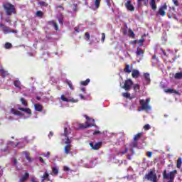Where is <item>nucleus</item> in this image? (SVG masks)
Masks as SVG:
<instances>
[{
	"mask_svg": "<svg viewBox=\"0 0 182 182\" xmlns=\"http://www.w3.org/2000/svg\"><path fill=\"white\" fill-rule=\"evenodd\" d=\"M70 129L65 128L64 134L61 135L63 143L66 144V146L64 147V153L66 154H70V150H72V144H70L71 141L69 139V134H70Z\"/></svg>",
	"mask_w": 182,
	"mask_h": 182,
	"instance_id": "1",
	"label": "nucleus"
},
{
	"mask_svg": "<svg viewBox=\"0 0 182 182\" xmlns=\"http://www.w3.org/2000/svg\"><path fill=\"white\" fill-rule=\"evenodd\" d=\"M3 8L6 11V15L11 16L12 14H16V9H15V6L10 3H4L3 4Z\"/></svg>",
	"mask_w": 182,
	"mask_h": 182,
	"instance_id": "2",
	"label": "nucleus"
},
{
	"mask_svg": "<svg viewBox=\"0 0 182 182\" xmlns=\"http://www.w3.org/2000/svg\"><path fill=\"white\" fill-rule=\"evenodd\" d=\"M87 121L85 124H77L79 125V127L75 126L76 129H87V127H92V126H95V119H91L88 116L85 115Z\"/></svg>",
	"mask_w": 182,
	"mask_h": 182,
	"instance_id": "3",
	"label": "nucleus"
},
{
	"mask_svg": "<svg viewBox=\"0 0 182 182\" xmlns=\"http://www.w3.org/2000/svg\"><path fill=\"white\" fill-rule=\"evenodd\" d=\"M176 174H177V170H173L167 173V170L165 169L164 170L163 177L165 180H169L168 182H173L176 178Z\"/></svg>",
	"mask_w": 182,
	"mask_h": 182,
	"instance_id": "4",
	"label": "nucleus"
},
{
	"mask_svg": "<svg viewBox=\"0 0 182 182\" xmlns=\"http://www.w3.org/2000/svg\"><path fill=\"white\" fill-rule=\"evenodd\" d=\"M60 99L63 102H71V103H77L79 100L70 97L69 92H65L60 97Z\"/></svg>",
	"mask_w": 182,
	"mask_h": 182,
	"instance_id": "5",
	"label": "nucleus"
},
{
	"mask_svg": "<svg viewBox=\"0 0 182 182\" xmlns=\"http://www.w3.org/2000/svg\"><path fill=\"white\" fill-rule=\"evenodd\" d=\"M150 98L144 100H141L139 104L141 105V108L138 109V112H141V110H151V107L149 105Z\"/></svg>",
	"mask_w": 182,
	"mask_h": 182,
	"instance_id": "6",
	"label": "nucleus"
},
{
	"mask_svg": "<svg viewBox=\"0 0 182 182\" xmlns=\"http://www.w3.org/2000/svg\"><path fill=\"white\" fill-rule=\"evenodd\" d=\"M145 178L151 182H157L159 181V179H157V174L154 171H151L146 174Z\"/></svg>",
	"mask_w": 182,
	"mask_h": 182,
	"instance_id": "7",
	"label": "nucleus"
},
{
	"mask_svg": "<svg viewBox=\"0 0 182 182\" xmlns=\"http://www.w3.org/2000/svg\"><path fill=\"white\" fill-rule=\"evenodd\" d=\"M133 86V80L132 79H128L125 80L124 85H123V89L126 90L127 92H129L130 89H132V87Z\"/></svg>",
	"mask_w": 182,
	"mask_h": 182,
	"instance_id": "8",
	"label": "nucleus"
},
{
	"mask_svg": "<svg viewBox=\"0 0 182 182\" xmlns=\"http://www.w3.org/2000/svg\"><path fill=\"white\" fill-rule=\"evenodd\" d=\"M26 143H28V139L27 138L24 139V143L21 144V142H18L16 144H14L13 141H9L8 142V146L11 145L12 146V147H18V149H22V147L25 146V144H26Z\"/></svg>",
	"mask_w": 182,
	"mask_h": 182,
	"instance_id": "9",
	"label": "nucleus"
},
{
	"mask_svg": "<svg viewBox=\"0 0 182 182\" xmlns=\"http://www.w3.org/2000/svg\"><path fill=\"white\" fill-rule=\"evenodd\" d=\"M166 11H167V4H164L159 7L157 16H166Z\"/></svg>",
	"mask_w": 182,
	"mask_h": 182,
	"instance_id": "10",
	"label": "nucleus"
},
{
	"mask_svg": "<svg viewBox=\"0 0 182 182\" xmlns=\"http://www.w3.org/2000/svg\"><path fill=\"white\" fill-rule=\"evenodd\" d=\"M0 28H3L4 33H5L6 35L7 33H11V32H12L13 33H18V31H17L16 30L11 31V28H9V27H5V26H4V24H1V23H0Z\"/></svg>",
	"mask_w": 182,
	"mask_h": 182,
	"instance_id": "11",
	"label": "nucleus"
},
{
	"mask_svg": "<svg viewBox=\"0 0 182 182\" xmlns=\"http://www.w3.org/2000/svg\"><path fill=\"white\" fill-rule=\"evenodd\" d=\"M90 146L92 150H99L100 147H102V142H90Z\"/></svg>",
	"mask_w": 182,
	"mask_h": 182,
	"instance_id": "12",
	"label": "nucleus"
},
{
	"mask_svg": "<svg viewBox=\"0 0 182 182\" xmlns=\"http://www.w3.org/2000/svg\"><path fill=\"white\" fill-rule=\"evenodd\" d=\"M122 95L125 99H129L130 100H132V99H136L135 94L131 95L130 92H123Z\"/></svg>",
	"mask_w": 182,
	"mask_h": 182,
	"instance_id": "13",
	"label": "nucleus"
},
{
	"mask_svg": "<svg viewBox=\"0 0 182 182\" xmlns=\"http://www.w3.org/2000/svg\"><path fill=\"white\" fill-rule=\"evenodd\" d=\"M125 7L127 8V11H134V6H133V5L132 4V1L130 0H128L125 3Z\"/></svg>",
	"mask_w": 182,
	"mask_h": 182,
	"instance_id": "14",
	"label": "nucleus"
},
{
	"mask_svg": "<svg viewBox=\"0 0 182 182\" xmlns=\"http://www.w3.org/2000/svg\"><path fill=\"white\" fill-rule=\"evenodd\" d=\"M18 110H21L23 113H26V114H28V116H31V114H32V111L29 108L18 107Z\"/></svg>",
	"mask_w": 182,
	"mask_h": 182,
	"instance_id": "15",
	"label": "nucleus"
},
{
	"mask_svg": "<svg viewBox=\"0 0 182 182\" xmlns=\"http://www.w3.org/2000/svg\"><path fill=\"white\" fill-rule=\"evenodd\" d=\"M132 76L134 79H137L140 76V71L139 70H132Z\"/></svg>",
	"mask_w": 182,
	"mask_h": 182,
	"instance_id": "16",
	"label": "nucleus"
},
{
	"mask_svg": "<svg viewBox=\"0 0 182 182\" xmlns=\"http://www.w3.org/2000/svg\"><path fill=\"white\" fill-rule=\"evenodd\" d=\"M149 1V5L153 11L157 9V6L156 5V0H148Z\"/></svg>",
	"mask_w": 182,
	"mask_h": 182,
	"instance_id": "17",
	"label": "nucleus"
},
{
	"mask_svg": "<svg viewBox=\"0 0 182 182\" xmlns=\"http://www.w3.org/2000/svg\"><path fill=\"white\" fill-rule=\"evenodd\" d=\"M144 77L145 80L146 85H149L150 83V74L149 73H146L144 74Z\"/></svg>",
	"mask_w": 182,
	"mask_h": 182,
	"instance_id": "18",
	"label": "nucleus"
},
{
	"mask_svg": "<svg viewBox=\"0 0 182 182\" xmlns=\"http://www.w3.org/2000/svg\"><path fill=\"white\" fill-rule=\"evenodd\" d=\"M34 109L36 112H42L43 107L41 104H34Z\"/></svg>",
	"mask_w": 182,
	"mask_h": 182,
	"instance_id": "19",
	"label": "nucleus"
},
{
	"mask_svg": "<svg viewBox=\"0 0 182 182\" xmlns=\"http://www.w3.org/2000/svg\"><path fill=\"white\" fill-rule=\"evenodd\" d=\"M11 113L12 114H15V116H23V113H22V112H19V111H18V110H16L14 108H12L11 109Z\"/></svg>",
	"mask_w": 182,
	"mask_h": 182,
	"instance_id": "20",
	"label": "nucleus"
},
{
	"mask_svg": "<svg viewBox=\"0 0 182 182\" xmlns=\"http://www.w3.org/2000/svg\"><path fill=\"white\" fill-rule=\"evenodd\" d=\"M28 177H29V173L28 172H26L25 173V175H23L21 177V178H20L19 182H25V181H26V180H28Z\"/></svg>",
	"mask_w": 182,
	"mask_h": 182,
	"instance_id": "21",
	"label": "nucleus"
},
{
	"mask_svg": "<svg viewBox=\"0 0 182 182\" xmlns=\"http://www.w3.org/2000/svg\"><path fill=\"white\" fill-rule=\"evenodd\" d=\"M52 176H58L59 174V169H58V167L53 166L52 168Z\"/></svg>",
	"mask_w": 182,
	"mask_h": 182,
	"instance_id": "22",
	"label": "nucleus"
},
{
	"mask_svg": "<svg viewBox=\"0 0 182 182\" xmlns=\"http://www.w3.org/2000/svg\"><path fill=\"white\" fill-rule=\"evenodd\" d=\"M49 177V173H48V171H45L43 176L41 177V182H45V180H48Z\"/></svg>",
	"mask_w": 182,
	"mask_h": 182,
	"instance_id": "23",
	"label": "nucleus"
},
{
	"mask_svg": "<svg viewBox=\"0 0 182 182\" xmlns=\"http://www.w3.org/2000/svg\"><path fill=\"white\" fill-rule=\"evenodd\" d=\"M124 72L125 73H132V70L130 69V65L127 64V65H125V68H124Z\"/></svg>",
	"mask_w": 182,
	"mask_h": 182,
	"instance_id": "24",
	"label": "nucleus"
},
{
	"mask_svg": "<svg viewBox=\"0 0 182 182\" xmlns=\"http://www.w3.org/2000/svg\"><path fill=\"white\" fill-rule=\"evenodd\" d=\"M129 151V148L125 146L124 151H119L117 152L118 156H123V154H126Z\"/></svg>",
	"mask_w": 182,
	"mask_h": 182,
	"instance_id": "25",
	"label": "nucleus"
},
{
	"mask_svg": "<svg viewBox=\"0 0 182 182\" xmlns=\"http://www.w3.org/2000/svg\"><path fill=\"white\" fill-rule=\"evenodd\" d=\"M23 154H25L26 159L29 161V163H32V159L29 156V154H28V152L23 151Z\"/></svg>",
	"mask_w": 182,
	"mask_h": 182,
	"instance_id": "26",
	"label": "nucleus"
},
{
	"mask_svg": "<svg viewBox=\"0 0 182 182\" xmlns=\"http://www.w3.org/2000/svg\"><path fill=\"white\" fill-rule=\"evenodd\" d=\"M14 85L15 87H17L18 89H21V81L18 80H16L14 81Z\"/></svg>",
	"mask_w": 182,
	"mask_h": 182,
	"instance_id": "27",
	"label": "nucleus"
},
{
	"mask_svg": "<svg viewBox=\"0 0 182 182\" xmlns=\"http://www.w3.org/2000/svg\"><path fill=\"white\" fill-rule=\"evenodd\" d=\"M95 7H92V9H98L100 6V0H95Z\"/></svg>",
	"mask_w": 182,
	"mask_h": 182,
	"instance_id": "28",
	"label": "nucleus"
},
{
	"mask_svg": "<svg viewBox=\"0 0 182 182\" xmlns=\"http://www.w3.org/2000/svg\"><path fill=\"white\" fill-rule=\"evenodd\" d=\"M90 83V79H87L85 81H81L80 85L82 86H87Z\"/></svg>",
	"mask_w": 182,
	"mask_h": 182,
	"instance_id": "29",
	"label": "nucleus"
},
{
	"mask_svg": "<svg viewBox=\"0 0 182 182\" xmlns=\"http://www.w3.org/2000/svg\"><path fill=\"white\" fill-rule=\"evenodd\" d=\"M136 56H141L144 53V51L141 50V48H137V50L136 52Z\"/></svg>",
	"mask_w": 182,
	"mask_h": 182,
	"instance_id": "30",
	"label": "nucleus"
},
{
	"mask_svg": "<svg viewBox=\"0 0 182 182\" xmlns=\"http://www.w3.org/2000/svg\"><path fill=\"white\" fill-rule=\"evenodd\" d=\"M0 73L3 76V77L8 76V72L5 71V70H4V69L0 70Z\"/></svg>",
	"mask_w": 182,
	"mask_h": 182,
	"instance_id": "31",
	"label": "nucleus"
},
{
	"mask_svg": "<svg viewBox=\"0 0 182 182\" xmlns=\"http://www.w3.org/2000/svg\"><path fill=\"white\" fill-rule=\"evenodd\" d=\"M174 77L175 79H182V72L176 73Z\"/></svg>",
	"mask_w": 182,
	"mask_h": 182,
	"instance_id": "32",
	"label": "nucleus"
},
{
	"mask_svg": "<svg viewBox=\"0 0 182 182\" xmlns=\"http://www.w3.org/2000/svg\"><path fill=\"white\" fill-rule=\"evenodd\" d=\"M181 164H182V159L181 158H178L176 164L177 168H180V167H181Z\"/></svg>",
	"mask_w": 182,
	"mask_h": 182,
	"instance_id": "33",
	"label": "nucleus"
},
{
	"mask_svg": "<svg viewBox=\"0 0 182 182\" xmlns=\"http://www.w3.org/2000/svg\"><path fill=\"white\" fill-rule=\"evenodd\" d=\"M165 92L166 93H176V95H178V91H174L173 90H171V89H168V90H166Z\"/></svg>",
	"mask_w": 182,
	"mask_h": 182,
	"instance_id": "34",
	"label": "nucleus"
},
{
	"mask_svg": "<svg viewBox=\"0 0 182 182\" xmlns=\"http://www.w3.org/2000/svg\"><path fill=\"white\" fill-rule=\"evenodd\" d=\"M65 82H66V83L68 85L70 89L71 90H73L74 88H73V85H72V81H70V80H67Z\"/></svg>",
	"mask_w": 182,
	"mask_h": 182,
	"instance_id": "35",
	"label": "nucleus"
},
{
	"mask_svg": "<svg viewBox=\"0 0 182 182\" xmlns=\"http://www.w3.org/2000/svg\"><path fill=\"white\" fill-rule=\"evenodd\" d=\"M141 2H144V5H147L146 0H137V6H141Z\"/></svg>",
	"mask_w": 182,
	"mask_h": 182,
	"instance_id": "36",
	"label": "nucleus"
},
{
	"mask_svg": "<svg viewBox=\"0 0 182 182\" xmlns=\"http://www.w3.org/2000/svg\"><path fill=\"white\" fill-rule=\"evenodd\" d=\"M134 92H139L140 90V85L139 84L134 85Z\"/></svg>",
	"mask_w": 182,
	"mask_h": 182,
	"instance_id": "37",
	"label": "nucleus"
},
{
	"mask_svg": "<svg viewBox=\"0 0 182 182\" xmlns=\"http://www.w3.org/2000/svg\"><path fill=\"white\" fill-rule=\"evenodd\" d=\"M21 102L23 106H28V102L24 98H21Z\"/></svg>",
	"mask_w": 182,
	"mask_h": 182,
	"instance_id": "38",
	"label": "nucleus"
},
{
	"mask_svg": "<svg viewBox=\"0 0 182 182\" xmlns=\"http://www.w3.org/2000/svg\"><path fill=\"white\" fill-rule=\"evenodd\" d=\"M140 136H141V134H137L134 137V141H136V140H139L140 139Z\"/></svg>",
	"mask_w": 182,
	"mask_h": 182,
	"instance_id": "39",
	"label": "nucleus"
},
{
	"mask_svg": "<svg viewBox=\"0 0 182 182\" xmlns=\"http://www.w3.org/2000/svg\"><path fill=\"white\" fill-rule=\"evenodd\" d=\"M36 16H38V17H42L43 15V13L41 11H38L36 13Z\"/></svg>",
	"mask_w": 182,
	"mask_h": 182,
	"instance_id": "40",
	"label": "nucleus"
},
{
	"mask_svg": "<svg viewBox=\"0 0 182 182\" xmlns=\"http://www.w3.org/2000/svg\"><path fill=\"white\" fill-rule=\"evenodd\" d=\"M172 2L175 5V6H180V3L178 2V0H172Z\"/></svg>",
	"mask_w": 182,
	"mask_h": 182,
	"instance_id": "41",
	"label": "nucleus"
},
{
	"mask_svg": "<svg viewBox=\"0 0 182 182\" xmlns=\"http://www.w3.org/2000/svg\"><path fill=\"white\" fill-rule=\"evenodd\" d=\"M5 48L6 49H11V48H12V44H11L10 43H6L5 44Z\"/></svg>",
	"mask_w": 182,
	"mask_h": 182,
	"instance_id": "42",
	"label": "nucleus"
},
{
	"mask_svg": "<svg viewBox=\"0 0 182 182\" xmlns=\"http://www.w3.org/2000/svg\"><path fill=\"white\" fill-rule=\"evenodd\" d=\"M53 25L55 29V31H59V28L58 27V24L55 23V21H53Z\"/></svg>",
	"mask_w": 182,
	"mask_h": 182,
	"instance_id": "43",
	"label": "nucleus"
},
{
	"mask_svg": "<svg viewBox=\"0 0 182 182\" xmlns=\"http://www.w3.org/2000/svg\"><path fill=\"white\" fill-rule=\"evenodd\" d=\"M105 39H106V35L105 34V33H102L101 38L102 42H105Z\"/></svg>",
	"mask_w": 182,
	"mask_h": 182,
	"instance_id": "44",
	"label": "nucleus"
},
{
	"mask_svg": "<svg viewBox=\"0 0 182 182\" xmlns=\"http://www.w3.org/2000/svg\"><path fill=\"white\" fill-rule=\"evenodd\" d=\"M85 39H87V41H89V39H90V34H89V33H85Z\"/></svg>",
	"mask_w": 182,
	"mask_h": 182,
	"instance_id": "45",
	"label": "nucleus"
},
{
	"mask_svg": "<svg viewBox=\"0 0 182 182\" xmlns=\"http://www.w3.org/2000/svg\"><path fill=\"white\" fill-rule=\"evenodd\" d=\"M144 130H150V124H146L144 127Z\"/></svg>",
	"mask_w": 182,
	"mask_h": 182,
	"instance_id": "46",
	"label": "nucleus"
},
{
	"mask_svg": "<svg viewBox=\"0 0 182 182\" xmlns=\"http://www.w3.org/2000/svg\"><path fill=\"white\" fill-rule=\"evenodd\" d=\"M43 157H47V159H49V157L50 156V152H47V154H43Z\"/></svg>",
	"mask_w": 182,
	"mask_h": 182,
	"instance_id": "47",
	"label": "nucleus"
},
{
	"mask_svg": "<svg viewBox=\"0 0 182 182\" xmlns=\"http://www.w3.org/2000/svg\"><path fill=\"white\" fill-rule=\"evenodd\" d=\"M38 160L41 161V163H43V164H46V163L45 162V161L42 157H39Z\"/></svg>",
	"mask_w": 182,
	"mask_h": 182,
	"instance_id": "48",
	"label": "nucleus"
},
{
	"mask_svg": "<svg viewBox=\"0 0 182 182\" xmlns=\"http://www.w3.org/2000/svg\"><path fill=\"white\" fill-rule=\"evenodd\" d=\"M79 124H80L78 122L74 124V127L76 129V130H79V129L76 128V127H79Z\"/></svg>",
	"mask_w": 182,
	"mask_h": 182,
	"instance_id": "49",
	"label": "nucleus"
},
{
	"mask_svg": "<svg viewBox=\"0 0 182 182\" xmlns=\"http://www.w3.org/2000/svg\"><path fill=\"white\" fill-rule=\"evenodd\" d=\"M58 22L62 25L63 23V18H58Z\"/></svg>",
	"mask_w": 182,
	"mask_h": 182,
	"instance_id": "50",
	"label": "nucleus"
},
{
	"mask_svg": "<svg viewBox=\"0 0 182 182\" xmlns=\"http://www.w3.org/2000/svg\"><path fill=\"white\" fill-rule=\"evenodd\" d=\"M63 170H64V171H69L70 170V168H69V167H68V166H64Z\"/></svg>",
	"mask_w": 182,
	"mask_h": 182,
	"instance_id": "51",
	"label": "nucleus"
},
{
	"mask_svg": "<svg viewBox=\"0 0 182 182\" xmlns=\"http://www.w3.org/2000/svg\"><path fill=\"white\" fill-rule=\"evenodd\" d=\"M129 33H130L131 36H132V38H134V33L133 32L132 30H129Z\"/></svg>",
	"mask_w": 182,
	"mask_h": 182,
	"instance_id": "52",
	"label": "nucleus"
},
{
	"mask_svg": "<svg viewBox=\"0 0 182 182\" xmlns=\"http://www.w3.org/2000/svg\"><path fill=\"white\" fill-rule=\"evenodd\" d=\"M79 96L82 100H85L86 99V98H85V96H83V95H82V94H80Z\"/></svg>",
	"mask_w": 182,
	"mask_h": 182,
	"instance_id": "53",
	"label": "nucleus"
},
{
	"mask_svg": "<svg viewBox=\"0 0 182 182\" xmlns=\"http://www.w3.org/2000/svg\"><path fill=\"white\" fill-rule=\"evenodd\" d=\"M107 4L109 7H110L112 6V2L110 1V0H107Z\"/></svg>",
	"mask_w": 182,
	"mask_h": 182,
	"instance_id": "54",
	"label": "nucleus"
},
{
	"mask_svg": "<svg viewBox=\"0 0 182 182\" xmlns=\"http://www.w3.org/2000/svg\"><path fill=\"white\" fill-rule=\"evenodd\" d=\"M152 155H153V153H151V152H147V156H148V157H151Z\"/></svg>",
	"mask_w": 182,
	"mask_h": 182,
	"instance_id": "55",
	"label": "nucleus"
},
{
	"mask_svg": "<svg viewBox=\"0 0 182 182\" xmlns=\"http://www.w3.org/2000/svg\"><path fill=\"white\" fill-rule=\"evenodd\" d=\"M53 136V132H50V134H48L49 139Z\"/></svg>",
	"mask_w": 182,
	"mask_h": 182,
	"instance_id": "56",
	"label": "nucleus"
},
{
	"mask_svg": "<svg viewBox=\"0 0 182 182\" xmlns=\"http://www.w3.org/2000/svg\"><path fill=\"white\" fill-rule=\"evenodd\" d=\"M80 91H81V92H85V93H86V88H85V87L81 88V89H80Z\"/></svg>",
	"mask_w": 182,
	"mask_h": 182,
	"instance_id": "57",
	"label": "nucleus"
},
{
	"mask_svg": "<svg viewBox=\"0 0 182 182\" xmlns=\"http://www.w3.org/2000/svg\"><path fill=\"white\" fill-rule=\"evenodd\" d=\"M93 134H100V131H95Z\"/></svg>",
	"mask_w": 182,
	"mask_h": 182,
	"instance_id": "58",
	"label": "nucleus"
},
{
	"mask_svg": "<svg viewBox=\"0 0 182 182\" xmlns=\"http://www.w3.org/2000/svg\"><path fill=\"white\" fill-rule=\"evenodd\" d=\"M161 50L162 53L164 55V56H167V54L163 49L161 48Z\"/></svg>",
	"mask_w": 182,
	"mask_h": 182,
	"instance_id": "59",
	"label": "nucleus"
},
{
	"mask_svg": "<svg viewBox=\"0 0 182 182\" xmlns=\"http://www.w3.org/2000/svg\"><path fill=\"white\" fill-rule=\"evenodd\" d=\"M121 143H123V140L119 139V141L117 142V144H120Z\"/></svg>",
	"mask_w": 182,
	"mask_h": 182,
	"instance_id": "60",
	"label": "nucleus"
},
{
	"mask_svg": "<svg viewBox=\"0 0 182 182\" xmlns=\"http://www.w3.org/2000/svg\"><path fill=\"white\" fill-rule=\"evenodd\" d=\"M13 162H14V164L16 165V163H17L16 159H14L13 160Z\"/></svg>",
	"mask_w": 182,
	"mask_h": 182,
	"instance_id": "61",
	"label": "nucleus"
},
{
	"mask_svg": "<svg viewBox=\"0 0 182 182\" xmlns=\"http://www.w3.org/2000/svg\"><path fill=\"white\" fill-rule=\"evenodd\" d=\"M127 159H128V160H131L132 159V156L130 155H127Z\"/></svg>",
	"mask_w": 182,
	"mask_h": 182,
	"instance_id": "62",
	"label": "nucleus"
},
{
	"mask_svg": "<svg viewBox=\"0 0 182 182\" xmlns=\"http://www.w3.org/2000/svg\"><path fill=\"white\" fill-rule=\"evenodd\" d=\"M129 151H130V153H132V154H133V153H134V151H133V149H129Z\"/></svg>",
	"mask_w": 182,
	"mask_h": 182,
	"instance_id": "63",
	"label": "nucleus"
},
{
	"mask_svg": "<svg viewBox=\"0 0 182 182\" xmlns=\"http://www.w3.org/2000/svg\"><path fill=\"white\" fill-rule=\"evenodd\" d=\"M6 22H11V20H9V18H6Z\"/></svg>",
	"mask_w": 182,
	"mask_h": 182,
	"instance_id": "64",
	"label": "nucleus"
}]
</instances>
